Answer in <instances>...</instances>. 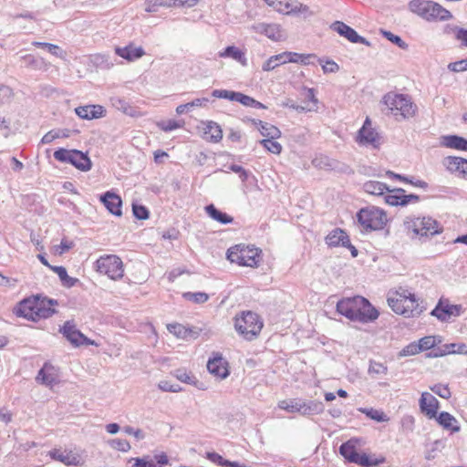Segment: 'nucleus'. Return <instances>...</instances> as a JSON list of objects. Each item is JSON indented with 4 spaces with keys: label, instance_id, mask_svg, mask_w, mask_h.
Listing matches in <instances>:
<instances>
[{
    "label": "nucleus",
    "instance_id": "nucleus-26",
    "mask_svg": "<svg viewBox=\"0 0 467 467\" xmlns=\"http://www.w3.org/2000/svg\"><path fill=\"white\" fill-rule=\"evenodd\" d=\"M115 51L117 55L129 61L138 59L145 54L141 47H137L131 44L124 47H116Z\"/></svg>",
    "mask_w": 467,
    "mask_h": 467
},
{
    "label": "nucleus",
    "instance_id": "nucleus-7",
    "mask_svg": "<svg viewBox=\"0 0 467 467\" xmlns=\"http://www.w3.org/2000/svg\"><path fill=\"white\" fill-rule=\"evenodd\" d=\"M95 268L98 272L108 275L112 280L120 279L124 274L123 263L115 254L100 256L95 262Z\"/></svg>",
    "mask_w": 467,
    "mask_h": 467
},
{
    "label": "nucleus",
    "instance_id": "nucleus-2",
    "mask_svg": "<svg viewBox=\"0 0 467 467\" xmlns=\"http://www.w3.org/2000/svg\"><path fill=\"white\" fill-rule=\"evenodd\" d=\"M383 102L398 120L399 117L409 119L414 116L416 111V106L407 95L388 93L383 97Z\"/></svg>",
    "mask_w": 467,
    "mask_h": 467
},
{
    "label": "nucleus",
    "instance_id": "nucleus-56",
    "mask_svg": "<svg viewBox=\"0 0 467 467\" xmlns=\"http://www.w3.org/2000/svg\"><path fill=\"white\" fill-rule=\"evenodd\" d=\"M170 0H146L145 11L148 13H154L158 11L160 6H167Z\"/></svg>",
    "mask_w": 467,
    "mask_h": 467
},
{
    "label": "nucleus",
    "instance_id": "nucleus-39",
    "mask_svg": "<svg viewBox=\"0 0 467 467\" xmlns=\"http://www.w3.org/2000/svg\"><path fill=\"white\" fill-rule=\"evenodd\" d=\"M258 130L262 136L265 138L277 139L281 136V131L275 126L258 120Z\"/></svg>",
    "mask_w": 467,
    "mask_h": 467
},
{
    "label": "nucleus",
    "instance_id": "nucleus-28",
    "mask_svg": "<svg viewBox=\"0 0 467 467\" xmlns=\"http://www.w3.org/2000/svg\"><path fill=\"white\" fill-rule=\"evenodd\" d=\"M399 297H388V305L389 306L399 315H403L406 317V314H411L412 310H409V306H405L407 302L405 299V292L402 294H398Z\"/></svg>",
    "mask_w": 467,
    "mask_h": 467
},
{
    "label": "nucleus",
    "instance_id": "nucleus-6",
    "mask_svg": "<svg viewBox=\"0 0 467 467\" xmlns=\"http://www.w3.org/2000/svg\"><path fill=\"white\" fill-rule=\"evenodd\" d=\"M54 158L57 161L69 163L81 171H88L92 167V162L88 153H84L78 150L58 148L54 152Z\"/></svg>",
    "mask_w": 467,
    "mask_h": 467
},
{
    "label": "nucleus",
    "instance_id": "nucleus-48",
    "mask_svg": "<svg viewBox=\"0 0 467 467\" xmlns=\"http://www.w3.org/2000/svg\"><path fill=\"white\" fill-rule=\"evenodd\" d=\"M444 354H461L467 355V345L465 343H450L442 346Z\"/></svg>",
    "mask_w": 467,
    "mask_h": 467
},
{
    "label": "nucleus",
    "instance_id": "nucleus-4",
    "mask_svg": "<svg viewBox=\"0 0 467 467\" xmlns=\"http://www.w3.org/2000/svg\"><path fill=\"white\" fill-rule=\"evenodd\" d=\"M234 327L245 339L252 340L262 330L263 322L257 314L246 311L243 312L241 317H235Z\"/></svg>",
    "mask_w": 467,
    "mask_h": 467
},
{
    "label": "nucleus",
    "instance_id": "nucleus-57",
    "mask_svg": "<svg viewBox=\"0 0 467 467\" xmlns=\"http://www.w3.org/2000/svg\"><path fill=\"white\" fill-rule=\"evenodd\" d=\"M430 389L432 392H434L436 395H438L439 397H441L442 399L448 400L451 396V390H450L448 385L435 384V385L431 386Z\"/></svg>",
    "mask_w": 467,
    "mask_h": 467
},
{
    "label": "nucleus",
    "instance_id": "nucleus-61",
    "mask_svg": "<svg viewBox=\"0 0 467 467\" xmlns=\"http://www.w3.org/2000/svg\"><path fill=\"white\" fill-rule=\"evenodd\" d=\"M110 445L113 449L127 452L130 450L131 446L127 440L114 439L110 441Z\"/></svg>",
    "mask_w": 467,
    "mask_h": 467
},
{
    "label": "nucleus",
    "instance_id": "nucleus-14",
    "mask_svg": "<svg viewBox=\"0 0 467 467\" xmlns=\"http://www.w3.org/2000/svg\"><path fill=\"white\" fill-rule=\"evenodd\" d=\"M419 405L420 411L429 419H433L437 417L440 402L431 393L423 392L419 400Z\"/></svg>",
    "mask_w": 467,
    "mask_h": 467
},
{
    "label": "nucleus",
    "instance_id": "nucleus-35",
    "mask_svg": "<svg viewBox=\"0 0 467 467\" xmlns=\"http://www.w3.org/2000/svg\"><path fill=\"white\" fill-rule=\"evenodd\" d=\"M112 107L129 116H134L135 109L125 99L118 96L110 98Z\"/></svg>",
    "mask_w": 467,
    "mask_h": 467
},
{
    "label": "nucleus",
    "instance_id": "nucleus-27",
    "mask_svg": "<svg viewBox=\"0 0 467 467\" xmlns=\"http://www.w3.org/2000/svg\"><path fill=\"white\" fill-rule=\"evenodd\" d=\"M325 410L322 401L302 400L301 415L305 417L321 414Z\"/></svg>",
    "mask_w": 467,
    "mask_h": 467
},
{
    "label": "nucleus",
    "instance_id": "nucleus-22",
    "mask_svg": "<svg viewBox=\"0 0 467 467\" xmlns=\"http://www.w3.org/2000/svg\"><path fill=\"white\" fill-rule=\"evenodd\" d=\"M21 60L23 61L26 67L33 70L47 71L50 67V64L47 63L43 57H36L32 54H27L21 57Z\"/></svg>",
    "mask_w": 467,
    "mask_h": 467
},
{
    "label": "nucleus",
    "instance_id": "nucleus-15",
    "mask_svg": "<svg viewBox=\"0 0 467 467\" xmlns=\"http://www.w3.org/2000/svg\"><path fill=\"white\" fill-rule=\"evenodd\" d=\"M57 305L58 303L56 299L47 298V296L39 295L36 312L35 314L36 321L52 317L56 313V309L53 306Z\"/></svg>",
    "mask_w": 467,
    "mask_h": 467
},
{
    "label": "nucleus",
    "instance_id": "nucleus-41",
    "mask_svg": "<svg viewBox=\"0 0 467 467\" xmlns=\"http://www.w3.org/2000/svg\"><path fill=\"white\" fill-rule=\"evenodd\" d=\"M385 462V458L380 459H371L367 453L358 451L357 462H353L352 463H356L362 467H375L380 463Z\"/></svg>",
    "mask_w": 467,
    "mask_h": 467
},
{
    "label": "nucleus",
    "instance_id": "nucleus-1",
    "mask_svg": "<svg viewBox=\"0 0 467 467\" xmlns=\"http://www.w3.org/2000/svg\"><path fill=\"white\" fill-rule=\"evenodd\" d=\"M261 254L262 251L254 245L239 244L227 250L226 257L231 263L254 268L259 265Z\"/></svg>",
    "mask_w": 467,
    "mask_h": 467
},
{
    "label": "nucleus",
    "instance_id": "nucleus-42",
    "mask_svg": "<svg viewBox=\"0 0 467 467\" xmlns=\"http://www.w3.org/2000/svg\"><path fill=\"white\" fill-rule=\"evenodd\" d=\"M405 299H406V301H408L405 303V306H409L410 308H408V309L412 310L411 314H406V317H418L422 313L423 308L421 306H420L418 300L416 298V296L414 294H411V293H408V295L405 294Z\"/></svg>",
    "mask_w": 467,
    "mask_h": 467
},
{
    "label": "nucleus",
    "instance_id": "nucleus-50",
    "mask_svg": "<svg viewBox=\"0 0 467 467\" xmlns=\"http://www.w3.org/2000/svg\"><path fill=\"white\" fill-rule=\"evenodd\" d=\"M265 36L274 41H280L283 38L280 26L277 24H268Z\"/></svg>",
    "mask_w": 467,
    "mask_h": 467
},
{
    "label": "nucleus",
    "instance_id": "nucleus-3",
    "mask_svg": "<svg viewBox=\"0 0 467 467\" xmlns=\"http://www.w3.org/2000/svg\"><path fill=\"white\" fill-rule=\"evenodd\" d=\"M357 220L364 231L371 232L383 229L388 222V217L382 209L367 206L357 213Z\"/></svg>",
    "mask_w": 467,
    "mask_h": 467
},
{
    "label": "nucleus",
    "instance_id": "nucleus-20",
    "mask_svg": "<svg viewBox=\"0 0 467 467\" xmlns=\"http://www.w3.org/2000/svg\"><path fill=\"white\" fill-rule=\"evenodd\" d=\"M57 375L54 366L50 363L46 362L44 366L39 369L36 378V381L46 386H53L57 383Z\"/></svg>",
    "mask_w": 467,
    "mask_h": 467
},
{
    "label": "nucleus",
    "instance_id": "nucleus-16",
    "mask_svg": "<svg viewBox=\"0 0 467 467\" xmlns=\"http://www.w3.org/2000/svg\"><path fill=\"white\" fill-rule=\"evenodd\" d=\"M207 369L219 379H225L229 375L228 363L219 354L208 360Z\"/></svg>",
    "mask_w": 467,
    "mask_h": 467
},
{
    "label": "nucleus",
    "instance_id": "nucleus-64",
    "mask_svg": "<svg viewBox=\"0 0 467 467\" xmlns=\"http://www.w3.org/2000/svg\"><path fill=\"white\" fill-rule=\"evenodd\" d=\"M158 387L162 391H169V392H179L182 390V388L178 384H171L168 380H162L158 384Z\"/></svg>",
    "mask_w": 467,
    "mask_h": 467
},
{
    "label": "nucleus",
    "instance_id": "nucleus-13",
    "mask_svg": "<svg viewBox=\"0 0 467 467\" xmlns=\"http://www.w3.org/2000/svg\"><path fill=\"white\" fill-rule=\"evenodd\" d=\"M358 302H363V296H355L342 298L337 303V311L350 321H353L356 317V310Z\"/></svg>",
    "mask_w": 467,
    "mask_h": 467
},
{
    "label": "nucleus",
    "instance_id": "nucleus-23",
    "mask_svg": "<svg viewBox=\"0 0 467 467\" xmlns=\"http://www.w3.org/2000/svg\"><path fill=\"white\" fill-rule=\"evenodd\" d=\"M63 336L75 347L81 346V338L84 337L79 330L76 329L75 326L70 322L67 321L63 325L61 329Z\"/></svg>",
    "mask_w": 467,
    "mask_h": 467
},
{
    "label": "nucleus",
    "instance_id": "nucleus-53",
    "mask_svg": "<svg viewBox=\"0 0 467 467\" xmlns=\"http://www.w3.org/2000/svg\"><path fill=\"white\" fill-rule=\"evenodd\" d=\"M186 300L194 302L196 304L205 303L209 299L208 294L204 292H186L182 296Z\"/></svg>",
    "mask_w": 467,
    "mask_h": 467
},
{
    "label": "nucleus",
    "instance_id": "nucleus-54",
    "mask_svg": "<svg viewBox=\"0 0 467 467\" xmlns=\"http://www.w3.org/2000/svg\"><path fill=\"white\" fill-rule=\"evenodd\" d=\"M381 34L384 37L389 40L394 45L398 46L401 49H407L408 44L404 42L400 36L394 35L390 31L381 30Z\"/></svg>",
    "mask_w": 467,
    "mask_h": 467
},
{
    "label": "nucleus",
    "instance_id": "nucleus-18",
    "mask_svg": "<svg viewBox=\"0 0 467 467\" xmlns=\"http://www.w3.org/2000/svg\"><path fill=\"white\" fill-rule=\"evenodd\" d=\"M49 455L53 460L59 461L67 466H79L83 463L81 455L73 451L61 452L59 450H53Z\"/></svg>",
    "mask_w": 467,
    "mask_h": 467
},
{
    "label": "nucleus",
    "instance_id": "nucleus-17",
    "mask_svg": "<svg viewBox=\"0 0 467 467\" xmlns=\"http://www.w3.org/2000/svg\"><path fill=\"white\" fill-rule=\"evenodd\" d=\"M100 202L105 205L107 210L115 216H121V206H122V201L121 198L112 192H106L104 194L100 196Z\"/></svg>",
    "mask_w": 467,
    "mask_h": 467
},
{
    "label": "nucleus",
    "instance_id": "nucleus-58",
    "mask_svg": "<svg viewBox=\"0 0 467 467\" xmlns=\"http://www.w3.org/2000/svg\"><path fill=\"white\" fill-rule=\"evenodd\" d=\"M388 372V367L385 366L383 363L377 362L374 360L369 361V367H368V374L370 375H379V374H387Z\"/></svg>",
    "mask_w": 467,
    "mask_h": 467
},
{
    "label": "nucleus",
    "instance_id": "nucleus-32",
    "mask_svg": "<svg viewBox=\"0 0 467 467\" xmlns=\"http://www.w3.org/2000/svg\"><path fill=\"white\" fill-rule=\"evenodd\" d=\"M430 8V21H447L452 17L451 13L438 3L431 1Z\"/></svg>",
    "mask_w": 467,
    "mask_h": 467
},
{
    "label": "nucleus",
    "instance_id": "nucleus-40",
    "mask_svg": "<svg viewBox=\"0 0 467 467\" xmlns=\"http://www.w3.org/2000/svg\"><path fill=\"white\" fill-rule=\"evenodd\" d=\"M69 136H70V130L67 129L51 130L50 131H48L42 137L41 143L42 144H49L56 139L68 138Z\"/></svg>",
    "mask_w": 467,
    "mask_h": 467
},
{
    "label": "nucleus",
    "instance_id": "nucleus-9",
    "mask_svg": "<svg viewBox=\"0 0 467 467\" xmlns=\"http://www.w3.org/2000/svg\"><path fill=\"white\" fill-rule=\"evenodd\" d=\"M357 141L360 145H371L374 149H378L380 146V136L371 127V121L368 118L366 119L363 126L358 130Z\"/></svg>",
    "mask_w": 467,
    "mask_h": 467
},
{
    "label": "nucleus",
    "instance_id": "nucleus-10",
    "mask_svg": "<svg viewBox=\"0 0 467 467\" xmlns=\"http://www.w3.org/2000/svg\"><path fill=\"white\" fill-rule=\"evenodd\" d=\"M379 317V310L367 298L363 297V302L358 303L356 317L353 321L368 324L374 322Z\"/></svg>",
    "mask_w": 467,
    "mask_h": 467
},
{
    "label": "nucleus",
    "instance_id": "nucleus-63",
    "mask_svg": "<svg viewBox=\"0 0 467 467\" xmlns=\"http://www.w3.org/2000/svg\"><path fill=\"white\" fill-rule=\"evenodd\" d=\"M174 376L182 382L194 384V378L191 376L185 369H176L174 371Z\"/></svg>",
    "mask_w": 467,
    "mask_h": 467
},
{
    "label": "nucleus",
    "instance_id": "nucleus-45",
    "mask_svg": "<svg viewBox=\"0 0 467 467\" xmlns=\"http://www.w3.org/2000/svg\"><path fill=\"white\" fill-rule=\"evenodd\" d=\"M466 159L456 156H448L444 160V165L450 171H458L461 173Z\"/></svg>",
    "mask_w": 467,
    "mask_h": 467
},
{
    "label": "nucleus",
    "instance_id": "nucleus-44",
    "mask_svg": "<svg viewBox=\"0 0 467 467\" xmlns=\"http://www.w3.org/2000/svg\"><path fill=\"white\" fill-rule=\"evenodd\" d=\"M205 134L210 135V140L213 142H218L223 138V130L220 125L214 121H208L205 128Z\"/></svg>",
    "mask_w": 467,
    "mask_h": 467
},
{
    "label": "nucleus",
    "instance_id": "nucleus-31",
    "mask_svg": "<svg viewBox=\"0 0 467 467\" xmlns=\"http://www.w3.org/2000/svg\"><path fill=\"white\" fill-rule=\"evenodd\" d=\"M204 210L209 217L222 224H228L234 221V218L231 215L217 209L213 203L206 205Z\"/></svg>",
    "mask_w": 467,
    "mask_h": 467
},
{
    "label": "nucleus",
    "instance_id": "nucleus-47",
    "mask_svg": "<svg viewBox=\"0 0 467 467\" xmlns=\"http://www.w3.org/2000/svg\"><path fill=\"white\" fill-rule=\"evenodd\" d=\"M358 410L369 419L376 420L377 422H384L389 420L382 410H379L373 408H359Z\"/></svg>",
    "mask_w": 467,
    "mask_h": 467
},
{
    "label": "nucleus",
    "instance_id": "nucleus-37",
    "mask_svg": "<svg viewBox=\"0 0 467 467\" xmlns=\"http://www.w3.org/2000/svg\"><path fill=\"white\" fill-rule=\"evenodd\" d=\"M364 191L372 195H384L389 187L386 183L378 181H368L363 185Z\"/></svg>",
    "mask_w": 467,
    "mask_h": 467
},
{
    "label": "nucleus",
    "instance_id": "nucleus-62",
    "mask_svg": "<svg viewBox=\"0 0 467 467\" xmlns=\"http://www.w3.org/2000/svg\"><path fill=\"white\" fill-rule=\"evenodd\" d=\"M387 193H384V200L386 203L392 205V206H399V194L398 192L395 191V189L386 191Z\"/></svg>",
    "mask_w": 467,
    "mask_h": 467
},
{
    "label": "nucleus",
    "instance_id": "nucleus-34",
    "mask_svg": "<svg viewBox=\"0 0 467 467\" xmlns=\"http://www.w3.org/2000/svg\"><path fill=\"white\" fill-rule=\"evenodd\" d=\"M358 450L352 440L343 442L339 447V453L348 462H357Z\"/></svg>",
    "mask_w": 467,
    "mask_h": 467
},
{
    "label": "nucleus",
    "instance_id": "nucleus-24",
    "mask_svg": "<svg viewBox=\"0 0 467 467\" xmlns=\"http://www.w3.org/2000/svg\"><path fill=\"white\" fill-rule=\"evenodd\" d=\"M315 167L325 170H336L338 169L345 173H353L352 169L348 165H343L342 168H338V162L329 160L327 157L315 158L312 161Z\"/></svg>",
    "mask_w": 467,
    "mask_h": 467
},
{
    "label": "nucleus",
    "instance_id": "nucleus-59",
    "mask_svg": "<svg viewBox=\"0 0 467 467\" xmlns=\"http://www.w3.org/2000/svg\"><path fill=\"white\" fill-rule=\"evenodd\" d=\"M290 57L288 58L289 62H292V63H300V58H301V54H298V53H296V52H288V51H285V52H283V53H280L278 55H275L274 56V58H273V61L274 60H279L280 63H285V60H283V58L285 57Z\"/></svg>",
    "mask_w": 467,
    "mask_h": 467
},
{
    "label": "nucleus",
    "instance_id": "nucleus-11",
    "mask_svg": "<svg viewBox=\"0 0 467 467\" xmlns=\"http://www.w3.org/2000/svg\"><path fill=\"white\" fill-rule=\"evenodd\" d=\"M330 28L337 32L339 36H344L351 43H359L370 47V42L365 37L359 36L355 29L348 26L342 21H335L331 24Z\"/></svg>",
    "mask_w": 467,
    "mask_h": 467
},
{
    "label": "nucleus",
    "instance_id": "nucleus-12",
    "mask_svg": "<svg viewBox=\"0 0 467 467\" xmlns=\"http://www.w3.org/2000/svg\"><path fill=\"white\" fill-rule=\"evenodd\" d=\"M39 300V295L32 296L30 297L24 298L15 307L14 313L17 317L26 318L27 320L35 321V314L36 312L37 301Z\"/></svg>",
    "mask_w": 467,
    "mask_h": 467
},
{
    "label": "nucleus",
    "instance_id": "nucleus-52",
    "mask_svg": "<svg viewBox=\"0 0 467 467\" xmlns=\"http://www.w3.org/2000/svg\"><path fill=\"white\" fill-rule=\"evenodd\" d=\"M167 329L169 330L170 333L173 334L178 338L187 339V335H186L187 327H185L182 324H179V323H173V324H169L167 326Z\"/></svg>",
    "mask_w": 467,
    "mask_h": 467
},
{
    "label": "nucleus",
    "instance_id": "nucleus-51",
    "mask_svg": "<svg viewBox=\"0 0 467 467\" xmlns=\"http://www.w3.org/2000/svg\"><path fill=\"white\" fill-rule=\"evenodd\" d=\"M419 347L420 348V352L429 350L433 348L437 343H441V339L436 340V337L434 336H427L421 337L418 342Z\"/></svg>",
    "mask_w": 467,
    "mask_h": 467
},
{
    "label": "nucleus",
    "instance_id": "nucleus-38",
    "mask_svg": "<svg viewBox=\"0 0 467 467\" xmlns=\"http://www.w3.org/2000/svg\"><path fill=\"white\" fill-rule=\"evenodd\" d=\"M302 399H288L279 401L278 408L291 413H299L301 415Z\"/></svg>",
    "mask_w": 467,
    "mask_h": 467
},
{
    "label": "nucleus",
    "instance_id": "nucleus-19",
    "mask_svg": "<svg viewBox=\"0 0 467 467\" xmlns=\"http://www.w3.org/2000/svg\"><path fill=\"white\" fill-rule=\"evenodd\" d=\"M76 114L82 119H99L106 115V109L101 105H86L75 109Z\"/></svg>",
    "mask_w": 467,
    "mask_h": 467
},
{
    "label": "nucleus",
    "instance_id": "nucleus-46",
    "mask_svg": "<svg viewBox=\"0 0 467 467\" xmlns=\"http://www.w3.org/2000/svg\"><path fill=\"white\" fill-rule=\"evenodd\" d=\"M268 5L272 6L275 10L283 14H290L294 11L288 0H264Z\"/></svg>",
    "mask_w": 467,
    "mask_h": 467
},
{
    "label": "nucleus",
    "instance_id": "nucleus-43",
    "mask_svg": "<svg viewBox=\"0 0 467 467\" xmlns=\"http://www.w3.org/2000/svg\"><path fill=\"white\" fill-rule=\"evenodd\" d=\"M32 45L36 47L46 49L48 53L57 57L62 58L66 55L65 51L60 47L51 43L34 41Z\"/></svg>",
    "mask_w": 467,
    "mask_h": 467
},
{
    "label": "nucleus",
    "instance_id": "nucleus-30",
    "mask_svg": "<svg viewBox=\"0 0 467 467\" xmlns=\"http://www.w3.org/2000/svg\"><path fill=\"white\" fill-rule=\"evenodd\" d=\"M438 423L445 430H450L452 432H459L461 427L455 417L446 411H442L436 417Z\"/></svg>",
    "mask_w": 467,
    "mask_h": 467
},
{
    "label": "nucleus",
    "instance_id": "nucleus-25",
    "mask_svg": "<svg viewBox=\"0 0 467 467\" xmlns=\"http://www.w3.org/2000/svg\"><path fill=\"white\" fill-rule=\"evenodd\" d=\"M326 243L330 247L345 246L348 243V235L347 233L340 229L336 228L331 231L326 237Z\"/></svg>",
    "mask_w": 467,
    "mask_h": 467
},
{
    "label": "nucleus",
    "instance_id": "nucleus-60",
    "mask_svg": "<svg viewBox=\"0 0 467 467\" xmlns=\"http://www.w3.org/2000/svg\"><path fill=\"white\" fill-rule=\"evenodd\" d=\"M420 352V348L419 347L418 343L416 341H413L407 345L405 348H403L400 353L399 357H408V356H413Z\"/></svg>",
    "mask_w": 467,
    "mask_h": 467
},
{
    "label": "nucleus",
    "instance_id": "nucleus-55",
    "mask_svg": "<svg viewBox=\"0 0 467 467\" xmlns=\"http://www.w3.org/2000/svg\"><path fill=\"white\" fill-rule=\"evenodd\" d=\"M132 213L138 220H146L150 215L148 208L139 203H132Z\"/></svg>",
    "mask_w": 467,
    "mask_h": 467
},
{
    "label": "nucleus",
    "instance_id": "nucleus-29",
    "mask_svg": "<svg viewBox=\"0 0 467 467\" xmlns=\"http://www.w3.org/2000/svg\"><path fill=\"white\" fill-rule=\"evenodd\" d=\"M430 3L431 0H411L409 3V8L412 13L430 21Z\"/></svg>",
    "mask_w": 467,
    "mask_h": 467
},
{
    "label": "nucleus",
    "instance_id": "nucleus-8",
    "mask_svg": "<svg viewBox=\"0 0 467 467\" xmlns=\"http://www.w3.org/2000/svg\"><path fill=\"white\" fill-rule=\"evenodd\" d=\"M462 312V305H451L448 299H440L434 309L431 312V315L437 317L438 320L444 322L450 319L451 317L461 316Z\"/></svg>",
    "mask_w": 467,
    "mask_h": 467
},
{
    "label": "nucleus",
    "instance_id": "nucleus-33",
    "mask_svg": "<svg viewBox=\"0 0 467 467\" xmlns=\"http://www.w3.org/2000/svg\"><path fill=\"white\" fill-rule=\"evenodd\" d=\"M220 57H231L234 60L241 63L243 66L247 65V59L244 52L234 46H228L223 51L219 52Z\"/></svg>",
    "mask_w": 467,
    "mask_h": 467
},
{
    "label": "nucleus",
    "instance_id": "nucleus-21",
    "mask_svg": "<svg viewBox=\"0 0 467 467\" xmlns=\"http://www.w3.org/2000/svg\"><path fill=\"white\" fill-rule=\"evenodd\" d=\"M442 147L467 151V140L459 135H444L441 137Z\"/></svg>",
    "mask_w": 467,
    "mask_h": 467
},
{
    "label": "nucleus",
    "instance_id": "nucleus-49",
    "mask_svg": "<svg viewBox=\"0 0 467 467\" xmlns=\"http://www.w3.org/2000/svg\"><path fill=\"white\" fill-rule=\"evenodd\" d=\"M274 140L275 139L267 138V139L261 140L259 142L269 152L274 153V154H280L282 151V145Z\"/></svg>",
    "mask_w": 467,
    "mask_h": 467
},
{
    "label": "nucleus",
    "instance_id": "nucleus-5",
    "mask_svg": "<svg viewBox=\"0 0 467 467\" xmlns=\"http://www.w3.org/2000/svg\"><path fill=\"white\" fill-rule=\"evenodd\" d=\"M404 227L415 236H433L441 233L439 223L431 217H407L404 221Z\"/></svg>",
    "mask_w": 467,
    "mask_h": 467
},
{
    "label": "nucleus",
    "instance_id": "nucleus-36",
    "mask_svg": "<svg viewBox=\"0 0 467 467\" xmlns=\"http://www.w3.org/2000/svg\"><path fill=\"white\" fill-rule=\"evenodd\" d=\"M51 269L58 275L62 285L65 287H73L79 282L78 278L69 276L64 266H55L51 267Z\"/></svg>",
    "mask_w": 467,
    "mask_h": 467
}]
</instances>
